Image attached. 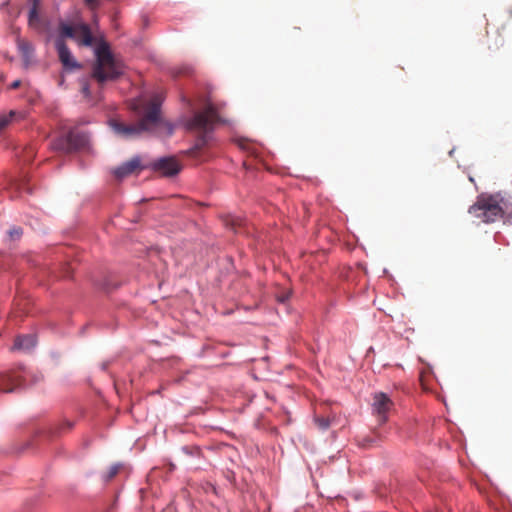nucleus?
Wrapping results in <instances>:
<instances>
[{"mask_svg":"<svg viewBox=\"0 0 512 512\" xmlns=\"http://www.w3.org/2000/svg\"><path fill=\"white\" fill-rule=\"evenodd\" d=\"M163 97L156 94L150 99H135L131 103V109L139 116V121L133 124H125L117 119L110 120L113 131L124 138H134L143 132H152L160 127L167 129V134L173 133L170 123L164 121L161 116V104Z\"/></svg>","mask_w":512,"mask_h":512,"instance_id":"1","label":"nucleus"},{"mask_svg":"<svg viewBox=\"0 0 512 512\" xmlns=\"http://www.w3.org/2000/svg\"><path fill=\"white\" fill-rule=\"evenodd\" d=\"M468 213L485 224L499 220L512 222V198L501 193H482L468 209Z\"/></svg>","mask_w":512,"mask_h":512,"instance_id":"2","label":"nucleus"},{"mask_svg":"<svg viewBox=\"0 0 512 512\" xmlns=\"http://www.w3.org/2000/svg\"><path fill=\"white\" fill-rule=\"evenodd\" d=\"M95 55L96 61L92 68V78L99 85L116 80L123 74V64L114 57L106 43H102L96 48Z\"/></svg>","mask_w":512,"mask_h":512,"instance_id":"3","label":"nucleus"},{"mask_svg":"<svg viewBox=\"0 0 512 512\" xmlns=\"http://www.w3.org/2000/svg\"><path fill=\"white\" fill-rule=\"evenodd\" d=\"M218 121L217 110L212 104H208L203 111L196 112L193 117L186 120V129L199 133L193 150H200L208 143V134L213 130L215 123Z\"/></svg>","mask_w":512,"mask_h":512,"instance_id":"4","label":"nucleus"},{"mask_svg":"<svg viewBox=\"0 0 512 512\" xmlns=\"http://www.w3.org/2000/svg\"><path fill=\"white\" fill-rule=\"evenodd\" d=\"M87 143L88 136L86 133L77 129H70L66 135L53 141V148L61 152L71 153L85 148Z\"/></svg>","mask_w":512,"mask_h":512,"instance_id":"5","label":"nucleus"},{"mask_svg":"<svg viewBox=\"0 0 512 512\" xmlns=\"http://www.w3.org/2000/svg\"><path fill=\"white\" fill-rule=\"evenodd\" d=\"M59 37L70 38L75 40L79 45L91 46L93 43V36L87 24L79 23L76 25H69L61 22L59 24Z\"/></svg>","mask_w":512,"mask_h":512,"instance_id":"6","label":"nucleus"},{"mask_svg":"<svg viewBox=\"0 0 512 512\" xmlns=\"http://www.w3.org/2000/svg\"><path fill=\"white\" fill-rule=\"evenodd\" d=\"M150 168L164 177H173L181 171L182 166L175 157L170 156L153 161Z\"/></svg>","mask_w":512,"mask_h":512,"instance_id":"7","label":"nucleus"},{"mask_svg":"<svg viewBox=\"0 0 512 512\" xmlns=\"http://www.w3.org/2000/svg\"><path fill=\"white\" fill-rule=\"evenodd\" d=\"M372 407L373 413L377 415L379 423L383 424L387 421V413L393 407V402L387 394L377 392L373 395Z\"/></svg>","mask_w":512,"mask_h":512,"instance_id":"8","label":"nucleus"},{"mask_svg":"<svg viewBox=\"0 0 512 512\" xmlns=\"http://www.w3.org/2000/svg\"><path fill=\"white\" fill-rule=\"evenodd\" d=\"M55 47L58 52L59 60L65 70L72 71L81 68V65L74 59L63 38L58 37L56 39Z\"/></svg>","mask_w":512,"mask_h":512,"instance_id":"9","label":"nucleus"},{"mask_svg":"<svg viewBox=\"0 0 512 512\" xmlns=\"http://www.w3.org/2000/svg\"><path fill=\"white\" fill-rule=\"evenodd\" d=\"M144 168V166L141 165V159L139 156H135L128 160L127 162L123 163L119 167H117L114 170V175L117 179H123L136 171H140Z\"/></svg>","mask_w":512,"mask_h":512,"instance_id":"10","label":"nucleus"},{"mask_svg":"<svg viewBox=\"0 0 512 512\" xmlns=\"http://www.w3.org/2000/svg\"><path fill=\"white\" fill-rule=\"evenodd\" d=\"M21 385V377L14 373L0 375V389L3 392H12L15 387Z\"/></svg>","mask_w":512,"mask_h":512,"instance_id":"11","label":"nucleus"},{"mask_svg":"<svg viewBox=\"0 0 512 512\" xmlns=\"http://www.w3.org/2000/svg\"><path fill=\"white\" fill-rule=\"evenodd\" d=\"M36 345V338L32 334L18 336L11 350L29 351Z\"/></svg>","mask_w":512,"mask_h":512,"instance_id":"12","label":"nucleus"},{"mask_svg":"<svg viewBox=\"0 0 512 512\" xmlns=\"http://www.w3.org/2000/svg\"><path fill=\"white\" fill-rule=\"evenodd\" d=\"M28 24L30 27L37 28L40 25V16L38 13V3L34 0L33 6L31 7L28 15Z\"/></svg>","mask_w":512,"mask_h":512,"instance_id":"13","label":"nucleus"},{"mask_svg":"<svg viewBox=\"0 0 512 512\" xmlns=\"http://www.w3.org/2000/svg\"><path fill=\"white\" fill-rule=\"evenodd\" d=\"M17 45H18L20 52L23 54V56H25L26 58H29L32 56L34 47L29 41L24 40V39H19L17 41Z\"/></svg>","mask_w":512,"mask_h":512,"instance_id":"14","label":"nucleus"},{"mask_svg":"<svg viewBox=\"0 0 512 512\" xmlns=\"http://www.w3.org/2000/svg\"><path fill=\"white\" fill-rule=\"evenodd\" d=\"M334 418H335L334 416L333 417H330V416L325 417L322 415H315L314 421L319 429L327 430L330 427Z\"/></svg>","mask_w":512,"mask_h":512,"instance_id":"15","label":"nucleus"},{"mask_svg":"<svg viewBox=\"0 0 512 512\" xmlns=\"http://www.w3.org/2000/svg\"><path fill=\"white\" fill-rule=\"evenodd\" d=\"M121 467L122 466L120 464L112 465L108 469L107 473L103 476L104 481L108 482V481L112 480L119 473Z\"/></svg>","mask_w":512,"mask_h":512,"instance_id":"16","label":"nucleus"},{"mask_svg":"<svg viewBox=\"0 0 512 512\" xmlns=\"http://www.w3.org/2000/svg\"><path fill=\"white\" fill-rule=\"evenodd\" d=\"M14 116V112L11 111L8 115H4L0 117V132L8 126L11 122L12 117Z\"/></svg>","mask_w":512,"mask_h":512,"instance_id":"17","label":"nucleus"},{"mask_svg":"<svg viewBox=\"0 0 512 512\" xmlns=\"http://www.w3.org/2000/svg\"><path fill=\"white\" fill-rule=\"evenodd\" d=\"M22 235V229L19 227H13L9 230V236L12 240L19 239Z\"/></svg>","mask_w":512,"mask_h":512,"instance_id":"18","label":"nucleus"},{"mask_svg":"<svg viewBox=\"0 0 512 512\" xmlns=\"http://www.w3.org/2000/svg\"><path fill=\"white\" fill-rule=\"evenodd\" d=\"M84 3L91 10H95L99 6V0H84Z\"/></svg>","mask_w":512,"mask_h":512,"instance_id":"19","label":"nucleus"},{"mask_svg":"<svg viewBox=\"0 0 512 512\" xmlns=\"http://www.w3.org/2000/svg\"><path fill=\"white\" fill-rule=\"evenodd\" d=\"M21 85V81L20 80H15L14 82H12L10 84V88L11 89H17L18 87H20Z\"/></svg>","mask_w":512,"mask_h":512,"instance_id":"20","label":"nucleus"},{"mask_svg":"<svg viewBox=\"0 0 512 512\" xmlns=\"http://www.w3.org/2000/svg\"><path fill=\"white\" fill-rule=\"evenodd\" d=\"M82 92L83 94L85 95V97H89L90 95V90H89V86L87 84H85L82 88Z\"/></svg>","mask_w":512,"mask_h":512,"instance_id":"21","label":"nucleus"},{"mask_svg":"<svg viewBox=\"0 0 512 512\" xmlns=\"http://www.w3.org/2000/svg\"><path fill=\"white\" fill-rule=\"evenodd\" d=\"M371 442H372V440H368V439H367V440H364V442L362 443V446H363V447H369V446H370V444H371Z\"/></svg>","mask_w":512,"mask_h":512,"instance_id":"22","label":"nucleus"},{"mask_svg":"<svg viewBox=\"0 0 512 512\" xmlns=\"http://www.w3.org/2000/svg\"><path fill=\"white\" fill-rule=\"evenodd\" d=\"M287 298H288V295H285V296H281V297H279V298H278V300H279L280 302H285Z\"/></svg>","mask_w":512,"mask_h":512,"instance_id":"23","label":"nucleus"},{"mask_svg":"<svg viewBox=\"0 0 512 512\" xmlns=\"http://www.w3.org/2000/svg\"><path fill=\"white\" fill-rule=\"evenodd\" d=\"M66 425L68 429H71L73 427V423L69 421L66 422Z\"/></svg>","mask_w":512,"mask_h":512,"instance_id":"24","label":"nucleus"}]
</instances>
